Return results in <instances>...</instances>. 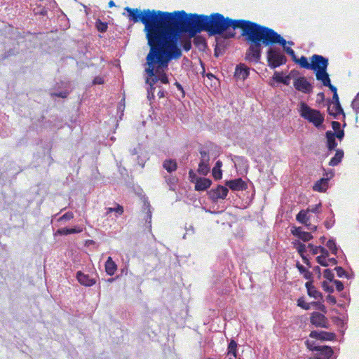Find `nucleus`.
I'll return each mask as SVG.
<instances>
[{"label":"nucleus","instance_id":"nucleus-1","mask_svg":"<svg viewBox=\"0 0 359 359\" xmlns=\"http://www.w3.org/2000/svg\"><path fill=\"white\" fill-rule=\"evenodd\" d=\"M127 18L133 23L142 22L149 46L176 39L175 30L176 11L173 12L158 10L126 7Z\"/></svg>","mask_w":359,"mask_h":359},{"label":"nucleus","instance_id":"nucleus-2","mask_svg":"<svg viewBox=\"0 0 359 359\" xmlns=\"http://www.w3.org/2000/svg\"><path fill=\"white\" fill-rule=\"evenodd\" d=\"M175 30L177 43L181 32H188L191 37L201 31L207 32L209 35L222 34L226 32V18L219 13L210 15H188L184 11H176Z\"/></svg>","mask_w":359,"mask_h":359},{"label":"nucleus","instance_id":"nucleus-3","mask_svg":"<svg viewBox=\"0 0 359 359\" xmlns=\"http://www.w3.org/2000/svg\"><path fill=\"white\" fill-rule=\"evenodd\" d=\"M241 29V35L249 44L246 50L245 60L258 63L262 55V46H269L273 38V29L247 20H233L226 18V31L228 28Z\"/></svg>","mask_w":359,"mask_h":359},{"label":"nucleus","instance_id":"nucleus-4","mask_svg":"<svg viewBox=\"0 0 359 359\" xmlns=\"http://www.w3.org/2000/svg\"><path fill=\"white\" fill-rule=\"evenodd\" d=\"M149 52L146 57L147 67L145 72L148 76L146 83L154 86L158 81L157 72L168 69L169 62L172 60H178L182 55V50L176 39L149 46Z\"/></svg>","mask_w":359,"mask_h":359},{"label":"nucleus","instance_id":"nucleus-5","mask_svg":"<svg viewBox=\"0 0 359 359\" xmlns=\"http://www.w3.org/2000/svg\"><path fill=\"white\" fill-rule=\"evenodd\" d=\"M275 44L281 46L283 50L292 57L294 62L299 65L301 67L310 69L311 62H309L307 57L302 55L300 58L297 59L294 50L287 46V41L276 32H275L273 38L270 41L269 46Z\"/></svg>","mask_w":359,"mask_h":359},{"label":"nucleus","instance_id":"nucleus-6","mask_svg":"<svg viewBox=\"0 0 359 359\" xmlns=\"http://www.w3.org/2000/svg\"><path fill=\"white\" fill-rule=\"evenodd\" d=\"M299 113L302 118L313 123L317 128L321 126L324 122V116L320 111L311 108L304 102L300 104Z\"/></svg>","mask_w":359,"mask_h":359},{"label":"nucleus","instance_id":"nucleus-7","mask_svg":"<svg viewBox=\"0 0 359 359\" xmlns=\"http://www.w3.org/2000/svg\"><path fill=\"white\" fill-rule=\"evenodd\" d=\"M268 65L271 69L277 68L287 62V57L279 48H269L266 53Z\"/></svg>","mask_w":359,"mask_h":359},{"label":"nucleus","instance_id":"nucleus-8","mask_svg":"<svg viewBox=\"0 0 359 359\" xmlns=\"http://www.w3.org/2000/svg\"><path fill=\"white\" fill-rule=\"evenodd\" d=\"M307 349L316 351V355L320 359H330L334 353L333 349L329 346H319L313 340L306 339L304 342Z\"/></svg>","mask_w":359,"mask_h":359},{"label":"nucleus","instance_id":"nucleus-9","mask_svg":"<svg viewBox=\"0 0 359 359\" xmlns=\"http://www.w3.org/2000/svg\"><path fill=\"white\" fill-rule=\"evenodd\" d=\"M310 69L314 71L315 72L319 70L327 69L329 64L327 58L317 54L313 55L310 58Z\"/></svg>","mask_w":359,"mask_h":359},{"label":"nucleus","instance_id":"nucleus-10","mask_svg":"<svg viewBox=\"0 0 359 359\" xmlns=\"http://www.w3.org/2000/svg\"><path fill=\"white\" fill-rule=\"evenodd\" d=\"M293 86L297 90L303 93L309 94L313 91V86L304 76L297 78L293 82Z\"/></svg>","mask_w":359,"mask_h":359},{"label":"nucleus","instance_id":"nucleus-11","mask_svg":"<svg viewBox=\"0 0 359 359\" xmlns=\"http://www.w3.org/2000/svg\"><path fill=\"white\" fill-rule=\"evenodd\" d=\"M310 322L316 327H329V321L327 317L324 314L317 311L311 313L310 316Z\"/></svg>","mask_w":359,"mask_h":359},{"label":"nucleus","instance_id":"nucleus-12","mask_svg":"<svg viewBox=\"0 0 359 359\" xmlns=\"http://www.w3.org/2000/svg\"><path fill=\"white\" fill-rule=\"evenodd\" d=\"M309 337L320 341H333L336 335L333 332L313 330L310 332Z\"/></svg>","mask_w":359,"mask_h":359},{"label":"nucleus","instance_id":"nucleus-13","mask_svg":"<svg viewBox=\"0 0 359 359\" xmlns=\"http://www.w3.org/2000/svg\"><path fill=\"white\" fill-rule=\"evenodd\" d=\"M229 193V189L224 186L218 185L216 189H212L209 191L210 198L217 201L218 199H224Z\"/></svg>","mask_w":359,"mask_h":359},{"label":"nucleus","instance_id":"nucleus-14","mask_svg":"<svg viewBox=\"0 0 359 359\" xmlns=\"http://www.w3.org/2000/svg\"><path fill=\"white\" fill-rule=\"evenodd\" d=\"M226 185L232 191H242L247 188L246 183L241 178L227 181Z\"/></svg>","mask_w":359,"mask_h":359},{"label":"nucleus","instance_id":"nucleus-15","mask_svg":"<svg viewBox=\"0 0 359 359\" xmlns=\"http://www.w3.org/2000/svg\"><path fill=\"white\" fill-rule=\"evenodd\" d=\"M250 74V68L244 64H240L236 66L234 76L236 79L245 80L248 78Z\"/></svg>","mask_w":359,"mask_h":359},{"label":"nucleus","instance_id":"nucleus-16","mask_svg":"<svg viewBox=\"0 0 359 359\" xmlns=\"http://www.w3.org/2000/svg\"><path fill=\"white\" fill-rule=\"evenodd\" d=\"M76 278L79 283L84 286L90 287L95 284L96 281L94 278H90L87 274L78 271L76 273Z\"/></svg>","mask_w":359,"mask_h":359},{"label":"nucleus","instance_id":"nucleus-17","mask_svg":"<svg viewBox=\"0 0 359 359\" xmlns=\"http://www.w3.org/2000/svg\"><path fill=\"white\" fill-rule=\"evenodd\" d=\"M305 287L307 289L308 295L316 299H322L323 294L320 292L316 290V287L313 285L311 280L308 281L305 283Z\"/></svg>","mask_w":359,"mask_h":359},{"label":"nucleus","instance_id":"nucleus-18","mask_svg":"<svg viewBox=\"0 0 359 359\" xmlns=\"http://www.w3.org/2000/svg\"><path fill=\"white\" fill-rule=\"evenodd\" d=\"M212 184V181L208 178L198 177L195 182L196 191H205Z\"/></svg>","mask_w":359,"mask_h":359},{"label":"nucleus","instance_id":"nucleus-19","mask_svg":"<svg viewBox=\"0 0 359 359\" xmlns=\"http://www.w3.org/2000/svg\"><path fill=\"white\" fill-rule=\"evenodd\" d=\"M315 74L316 79L320 81L324 86L330 85L331 81L327 69L317 71L315 72Z\"/></svg>","mask_w":359,"mask_h":359},{"label":"nucleus","instance_id":"nucleus-20","mask_svg":"<svg viewBox=\"0 0 359 359\" xmlns=\"http://www.w3.org/2000/svg\"><path fill=\"white\" fill-rule=\"evenodd\" d=\"M327 138V147L330 151L334 150L337 146V143L335 140V133L328 130L325 133Z\"/></svg>","mask_w":359,"mask_h":359},{"label":"nucleus","instance_id":"nucleus-21","mask_svg":"<svg viewBox=\"0 0 359 359\" xmlns=\"http://www.w3.org/2000/svg\"><path fill=\"white\" fill-rule=\"evenodd\" d=\"M328 188V179L321 178L318 180L313 186V191L318 192H324Z\"/></svg>","mask_w":359,"mask_h":359},{"label":"nucleus","instance_id":"nucleus-22","mask_svg":"<svg viewBox=\"0 0 359 359\" xmlns=\"http://www.w3.org/2000/svg\"><path fill=\"white\" fill-rule=\"evenodd\" d=\"M104 266L106 273L109 276H113L117 270V265L111 257L107 258Z\"/></svg>","mask_w":359,"mask_h":359},{"label":"nucleus","instance_id":"nucleus-23","mask_svg":"<svg viewBox=\"0 0 359 359\" xmlns=\"http://www.w3.org/2000/svg\"><path fill=\"white\" fill-rule=\"evenodd\" d=\"M333 107L330 108L328 107V113L330 116L336 118L337 116L340 114H344L343 109L340 104V103L333 104Z\"/></svg>","mask_w":359,"mask_h":359},{"label":"nucleus","instance_id":"nucleus-24","mask_svg":"<svg viewBox=\"0 0 359 359\" xmlns=\"http://www.w3.org/2000/svg\"><path fill=\"white\" fill-rule=\"evenodd\" d=\"M343 157H344L343 150L337 149L336 151L334 156L330 159V161L329 162V165L333 166V167L337 165L341 161Z\"/></svg>","mask_w":359,"mask_h":359},{"label":"nucleus","instance_id":"nucleus-25","mask_svg":"<svg viewBox=\"0 0 359 359\" xmlns=\"http://www.w3.org/2000/svg\"><path fill=\"white\" fill-rule=\"evenodd\" d=\"M222 166V162L221 161H217L212 168V176L215 180H219L222 177V171L221 170Z\"/></svg>","mask_w":359,"mask_h":359},{"label":"nucleus","instance_id":"nucleus-26","mask_svg":"<svg viewBox=\"0 0 359 359\" xmlns=\"http://www.w3.org/2000/svg\"><path fill=\"white\" fill-rule=\"evenodd\" d=\"M182 32H181L180 34V35L182 34ZM192 37H191L190 34H189V36L187 37H181L180 36V38L177 41V42L180 41V43L183 48V49L185 50V51H189L191 48V39Z\"/></svg>","mask_w":359,"mask_h":359},{"label":"nucleus","instance_id":"nucleus-27","mask_svg":"<svg viewBox=\"0 0 359 359\" xmlns=\"http://www.w3.org/2000/svg\"><path fill=\"white\" fill-rule=\"evenodd\" d=\"M309 210H302L296 216L297 222L302 224H306L309 222V217L308 216Z\"/></svg>","mask_w":359,"mask_h":359},{"label":"nucleus","instance_id":"nucleus-28","mask_svg":"<svg viewBox=\"0 0 359 359\" xmlns=\"http://www.w3.org/2000/svg\"><path fill=\"white\" fill-rule=\"evenodd\" d=\"M163 167L168 172H172L175 171L177 168V162L174 160H165L163 162Z\"/></svg>","mask_w":359,"mask_h":359},{"label":"nucleus","instance_id":"nucleus-29","mask_svg":"<svg viewBox=\"0 0 359 359\" xmlns=\"http://www.w3.org/2000/svg\"><path fill=\"white\" fill-rule=\"evenodd\" d=\"M82 231V229L79 228H62L59 229L56 231L57 235H69L72 233H80Z\"/></svg>","mask_w":359,"mask_h":359},{"label":"nucleus","instance_id":"nucleus-30","mask_svg":"<svg viewBox=\"0 0 359 359\" xmlns=\"http://www.w3.org/2000/svg\"><path fill=\"white\" fill-rule=\"evenodd\" d=\"M197 171L200 175H207L210 172L209 161H201Z\"/></svg>","mask_w":359,"mask_h":359},{"label":"nucleus","instance_id":"nucleus-31","mask_svg":"<svg viewBox=\"0 0 359 359\" xmlns=\"http://www.w3.org/2000/svg\"><path fill=\"white\" fill-rule=\"evenodd\" d=\"M297 268L298 269L300 273L303 274L304 278L306 280H311L313 278V274L309 270H307L303 265L300 264L299 262L296 264Z\"/></svg>","mask_w":359,"mask_h":359},{"label":"nucleus","instance_id":"nucleus-32","mask_svg":"<svg viewBox=\"0 0 359 359\" xmlns=\"http://www.w3.org/2000/svg\"><path fill=\"white\" fill-rule=\"evenodd\" d=\"M115 212L118 215H123L124 210L123 207L119 204H116V208H106V215H108L109 214Z\"/></svg>","mask_w":359,"mask_h":359},{"label":"nucleus","instance_id":"nucleus-33","mask_svg":"<svg viewBox=\"0 0 359 359\" xmlns=\"http://www.w3.org/2000/svg\"><path fill=\"white\" fill-rule=\"evenodd\" d=\"M274 79L279 83H282L285 85H289L290 83V76H286L285 77H283L280 73L276 72L274 74Z\"/></svg>","mask_w":359,"mask_h":359},{"label":"nucleus","instance_id":"nucleus-34","mask_svg":"<svg viewBox=\"0 0 359 359\" xmlns=\"http://www.w3.org/2000/svg\"><path fill=\"white\" fill-rule=\"evenodd\" d=\"M237 353V343L234 340H231L228 345V354H232L234 357H236Z\"/></svg>","mask_w":359,"mask_h":359},{"label":"nucleus","instance_id":"nucleus-35","mask_svg":"<svg viewBox=\"0 0 359 359\" xmlns=\"http://www.w3.org/2000/svg\"><path fill=\"white\" fill-rule=\"evenodd\" d=\"M95 26H96L97 29L102 33L107 32V28H108L107 23L103 22L100 20H97L96 21Z\"/></svg>","mask_w":359,"mask_h":359},{"label":"nucleus","instance_id":"nucleus-36","mask_svg":"<svg viewBox=\"0 0 359 359\" xmlns=\"http://www.w3.org/2000/svg\"><path fill=\"white\" fill-rule=\"evenodd\" d=\"M293 243L300 256H302V255H304V252H306V245L299 241H296L293 242Z\"/></svg>","mask_w":359,"mask_h":359},{"label":"nucleus","instance_id":"nucleus-37","mask_svg":"<svg viewBox=\"0 0 359 359\" xmlns=\"http://www.w3.org/2000/svg\"><path fill=\"white\" fill-rule=\"evenodd\" d=\"M326 246L331 250L332 253L334 255L337 254V247L334 240L330 239L327 241L326 243Z\"/></svg>","mask_w":359,"mask_h":359},{"label":"nucleus","instance_id":"nucleus-38","mask_svg":"<svg viewBox=\"0 0 359 359\" xmlns=\"http://www.w3.org/2000/svg\"><path fill=\"white\" fill-rule=\"evenodd\" d=\"M165 69L161 70L160 72H157L158 81H161L162 83L168 84L169 83V80L168 76L165 72Z\"/></svg>","mask_w":359,"mask_h":359},{"label":"nucleus","instance_id":"nucleus-39","mask_svg":"<svg viewBox=\"0 0 359 359\" xmlns=\"http://www.w3.org/2000/svg\"><path fill=\"white\" fill-rule=\"evenodd\" d=\"M297 306L305 309H310V304L306 303L303 297H300L297 299Z\"/></svg>","mask_w":359,"mask_h":359},{"label":"nucleus","instance_id":"nucleus-40","mask_svg":"<svg viewBox=\"0 0 359 359\" xmlns=\"http://www.w3.org/2000/svg\"><path fill=\"white\" fill-rule=\"evenodd\" d=\"M323 276L325 278H326L327 280H328L329 281L332 282V281H334V273L332 271V270L327 269H325L323 272Z\"/></svg>","mask_w":359,"mask_h":359},{"label":"nucleus","instance_id":"nucleus-41","mask_svg":"<svg viewBox=\"0 0 359 359\" xmlns=\"http://www.w3.org/2000/svg\"><path fill=\"white\" fill-rule=\"evenodd\" d=\"M299 238L306 242L311 241L313 238V236L309 232L303 231Z\"/></svg>","mask_w":359,"mask_h":359},{"label":"nucleus","instance_id":"nucleus-42","mask_svg":"<svg viewBox=\"0 0 359 359\" xmlns=\"http://www.w3.org/2000/svg\"><path fill=\"white\" fill-rule=\"evenodd\" d=\"M194 37V43L196 46H199L201 45L205 46V41L203 38L201 36H193Z\"/></svg>","mask_w":359,"mask_h":359},{"label":"nucleus","instance_id":"nucleus-43","mask_svg":"<svg viewBox=\"0 0 359 359\" xmlns=\"http://www.w3.org/2000/svg\"><path fill=\"white\" fill-rule=\"evenodd\" d=\"M74 218V214L72 212H67L62 217L58 219L59 222L62 220L68 221Z\"/></svg>","mask_w":359,"mask_h":359},{"label":"nucleus","instance_id":"nucleus-44","mask_svg":"<svg viewBox=\"0 0 359 359\" xmlns=\"http://www.w3.org/2000/svg\"><path fill=\"white\" fill-rule=\"evenodd\" d=\"M352 107L356 113H359V93L357 94L355 98L352 102Z\"/></svg>","mask_w":359,"mask_h":359},{"label":"nucleus","instance_id":"nucleus-45","mask_svg":"<svg viewBox=\"0 0 359 359\" xmlns=\"http://www.w3.org/2000/svg\"><path fill=\"white\" fill-rule=\"evenodd\" d=\"M201 161H210L209 152L205 150H200Z\"/></svg>","mask_w":359,"mask_h":359},{"label":"nucleus","instance_id":"nucleus-46","mask_svg":"<svg viewBox=\"0 0 359 359\" xmlns=\"http://www.w3.org/2000/svg\"><path fill=\"white\" fill-rule=\"evenodd\" d=\"M316 260L317 262L323 266H327L329 265L326 260V258H325V256H318L316 257Z\"/></svg>","mask_w":359,"mask_h":359},{"label":"nucleus","instance_id":"nucleus-47","mask_svg":"<svg viewBox=\"0 0 359 359\" xmlns=\"http://www.w3.org/2000/svg\"><path fill=\"white\" fill-rule=\"evenodd\" d=\"M304 231L302 230V227H293L292 229H291V233L299 238V236H301V233L303 232Z\"/></svg>","mask_w":359,"mask_h":359},{"label":"nucleus","instance_id":"nucleus-48","mask_svg":"<svg viewBox=\"0 0 359 359\" xmlns=\"http://www.w3.org/2000/svg\"><path fill=\"white\" fill-rule=\"evenodd\" d=\"M322 287L323 288V290L325 291V292H330V293H332L334 292V288L332 286H330L329 285V284L327 283V282L326 281H323L322 283Z\"/></svg>","mask_w":359,"mask_h":359},{"label":"nucleus","instance_id":"nucleus-49","mask_svg":"<svg viewBox=\"0 0 359 359\" xmlns=\"http://www.w3.org/2000/svg\"><path fill=\"white\" fill-rule=\"evenodd\" d=\"M321 207V203L316 204L315 205H312L309 207L306 210H309V212H311L313 213H317L319 212V209Z\"/></svg>","mask_w":359,"mask_h":359},{"label":"nucleus","instance_id":"nucleus-50","mask_svg":"<svg viewBox=\"0 0 359 359\" xmlns=\"http://www.w3.org/2000/svg\"><path fill=\"white\" fill-rule=\"evenodd\" d=\"M334 270L336 271L337 274L339 278H342L346 275V271L341 266H337L335 267Z\"/></svg>","mask_w":359,"mask_h":359},{"label":"nucleus","instance_id":"nucleus-51","mask_svg":"<svg viewBox=\"0 0 359 359\" xmlns=\"http://www.w3.org/2000/svg\"><path fill=\"white\" fill-rule=\"evenodd\" d=\"M311 304L316 306L317 307V309H318L320 311H323V313L327 312L325 306L324 304H323L322 303L318 302H312Z\"/></svg>","mask_w":359,"mask_h":359},{"label":"nucleus","instance_id":"nucleus-52","mask_svg":"<svg viewBox=\"0 0 359 359\" xmlns=\"http://www.w3.org/2000/svg\"><path fill=\"white\" fill-rule=\"evenodd\" d=\"M333 282L336 286V290L338 292H341L344 290V284L341 281L338 280H334Z\"/></svg>","mask_w":359,"mask_h":359},{"label":"nucleus","instance_id":"nucleus-53","mask_svg":"<svg viewBox=\"0 0 359 359\" xmlns=\"http://www.w3.org/2000/svg\"><path fill=\"white\" fill-rule=\"evenodd\" d=\"M308 248L311 250L313 255H317L320 252V246H316L311 243L308 245Z\"/></svg>","mask_w":359,"mask_h":359},{"label":"nucleus","instance_id":"nucleus-54","mask_svg":"<svg viewBox=\"0 0 359 359\" xmlns=\"http://www.w3.org/2000/svg\"><path fill=\"white\" fill-rule=\"evenodd\" d=\"M68 94H69V93L67 91H62V92H60V93H53L52 95L62 97V98H66L67 97Z\"/></svg>","mask_w":359,"mask_h":359},{"label":"nucleus","instance_id":"nucleus-55","mask_svg":"<svg viewBox=\"0 0 359 359\" xmlns=\"http://www.w3.org/2000/svg\"><path fill=\"white\" fill-rule=\"evenodd\" d=\"M189 178H190V181L191 182H194L196 181V179L198 178L196 177V173L194 172L193 170H190L189 172Z\"/></svg>","mask_w":359,"mask_h":359},{"label":"nucleus","instance_id":"nucleus-56","mask_svg":"<svg viewBox=\"0 0 359 359\" xmlns=\"http://www.w3.org/2000/svg\"><path fill=\"white\" fill-rule=\"evenodd\" d=\"M326 299L329 303H330L332 305H334L337 303V299H336L335 297H334L331 294H328L326 297Z\"/></svg>","mask_w":359,"mask_h":359},{"label":"nucleus","instance_id":"nucleus-57","mask_svg":"<svg viewBox=\"0 0 359 359\" xmlns=\"http://www.w3.org/2000/svg\"><path fill=\"white\" fill-rule=\"evenodd\" d=\"M332 127L334 131H338L340 130L341 124L339 122L334 121L332 122Z\"/></svg>","mask_w":359,"mask_h":359},{"label":"nucleus","instance_id":"nucleus-58","mask_svg":"<svg viewBox=\"0 0 359 359\" xmlns=\"http://www.w3.org/2000/svg\"><path fill=\"white\" fill-rule=\"evenodd\" d=\"M307 229L311 231H316L317 229V226L316 225H313L312 224H311L309 222L306 223V224H304Z\"/></svg>","mask_w":359,"mask_h":359},{"label":"nucleus","instance_id":"nucleus-59","mask_svg":"<svg viewBox=\"0 0 359 359\" xmlns=\"http://www.w3.org/2000/svg\"><path fill=\"white\" fill-rule=\"evenodd\" d=\"M93 84H102L104 83V79L100 76H96L93 81Z\"/></svg>","mask_w":359,"mask_h":359},{"label":"nucleus","instance_id":"nucleus-60","mask_svg":"<svg viewBox=\"0 0 359 359\" xmlns=\"http://www.w3.org/2000/svg\"><path fill=\"white\" fill-rule=\"evenodd\" d=\"M320 252L322 253L320 256H325V258H327L329 256V252L322 246H320Z\"/></svg>","mask_w":359,"mask_h":359},{"label":"nucleus","instance_id":"nucleus-61","mask_svg":"<svg viewBox=\"0 0 359 359\" xmlns=\"http://www.w3.org/2000/svg\"><path fill=\"white\" fill-rule=\"evenodd\" d=\"M145 209L147 210V215L146 220L149 219V221H150L151 219V212L150 210V205H146Z\"/></svg>","mask_w":359,"mask_h":359},{"label":"nucleus","instance_id":"nucleus-62","mask_svg":"<svg viewBox=\"0 0 359 359\" xmlns=\"http://www.w3.org/2000/svg\"><path fill=\"white\" fill-rule=\"evenodd\" d=\"M344 135V130H341L337 131V133H335V137H337L339 140L342 139Z\"/></svg>","mask_w":359,"mask_h":359},{"label":"nucleus","instance_id":"nucleus-63","mask_svg":"<svg viewBox=\"0 0 359 359\" xmlns=\"http://www.w3.org/2000/svg\"><path fill=\"white\" fill-rule=\"evenodd\" d=\"M236 33L234 32H226L224 34L225 39L233 38L235 36Z\"/></svg>","mask_w":359,"mask_h":359},{"label":"nucleus","instance_id":"nucleus-64","mask_svg":"<svg viewBox=\"0 0 359 359\" xmlns=\"http://www.w3.org/2000/svg\"><path fill=\"white\" fill-rule=\"evenodd\" d=\"M332 100H333V102H332L333 104L340 103L337 93H335L334 94H333Z\"/></svg>","mask_w":359,"mask_h":359}]
</instances>
